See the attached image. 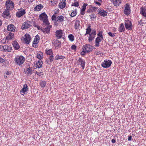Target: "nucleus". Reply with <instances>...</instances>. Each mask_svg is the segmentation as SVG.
I'll return each mask as SVG.
<instances>
[{
	"label": "nucleus",
	"mask_w": 146,
	"mask_h": 146,
	"mask_svg": "<svg viewBox=\"0 0 146 146\" xmlns=\"http://www.w3.org/2000/svg\"><path fill=\"white\" fill-rule=\"evenodd\" d=\"M96 44L95 45V47H98L99 45V42H95Z\"/></svg>",
	"instance_id": "obj_57"
},
{
	"label": "nucleus",
	"mask_w": 146,
	"mask_h": 146,
	"mask_svg": "<svg viewBox=\"0 0 146 146\" xmlns=\"http://www.w3.org/2000/svg\"><path fill=\"white\" fill-rule=\"evenodd\" d=\"M34 10L36 11V6L34 8Z\"/></svg>",
	"instance_id": "obj_64"
},
{
	"label": "nucleus",
	"mask_w": 146,
	"mask_h": 146,
	"mask_svg": "<svg viewBox=\"0 0 146 146\" xmlns=\"http://www.w3.org/2000/svg\"><path fill=\"white\" fill-rule=\"evenodd\" d=\"M24 70L25 74L28 76L30 75L33 73L32 68L30 67L29 64H26Z\"/></svg>",
	"instance_id": "obj_3"
},
{
	"label": "nucleus",
	"mask_w": 146,
	"mask_h": 146,
	"mask_svg": "<svg viewBox=\"0 0 146 146\" xmlns=\"http://www.w3.org/2000/svg\"><path fill=\"white\" fill-rule=\"evenodd\" d=\"M140 13L143 16L146 17V8L142 7L140 8Z\"/></svg>",
	"instance_id": "obj_19"
},
{
	"label": "nucleus",
	"mask_w": 146,
	"mask_h": 146,
	"mask_svg": "<svg viewBox=\"0 0 146 146\" xmlns=\"http://www.w3.org/2000/svg\"><path fill=\"white\" fill-rule=\"evenodd\" d=\"M82 49H84L87 52H88L93 49V47L90 44H86L83 46Z\"/></svg>",
	"instance_id": "obj_9"
},
{
	"label": "nucleus",
	"mask_w": 146,
	"mask_h": 146,
	"mask_svg": "<svg viewBox=\"0 0 146 146\" xmlns=\"http://www.w3.org/2000/svg\"><path fill=\"white\" fill-rule=\"evenodd\" d=\"M125 29L123 24L121 23L120 25V26L119 28V31L121 32H122L125 30Z\"/></svg>",
	"instance_id": "obj_33"
},
{
	"label": "nucleus",
	"mask_w": 146,
	"mask_h": 146,
	"mask_svg": "<svg viewBox=\"0 0 146 146\" xmlns=\"http://www.w3.org/2000/svg\"><path fill=\"white\" fill-rule=\"evenodd\" d=\"M94 3L98 6H100L101 5L100 3L99 2L95 1Z\"/></svg>",
	"instance_id": "obj_56"
},
{
	"label": "nucleus",
	"mask_w": 146,
	"mask_h": 146,
	"mask_svg": "<svg viewBox=\"0 0 146 146\" xmlns=\"http://www.w3.org/2000/svg\"><path fill=\"white\" fill-rule=\"evenodd\" d=\"M112 62L110 60H105L104 62L102 63V66L104 68H107L109 67L112 64Z\"/></svg>",
	"instance_id": "obj_7"
},
{
	"label": "nucleus",
	"mask_w": 146,
	"mask_h": 146,
	"mask_svg": "<svg viewBox=\"0 0 146 146\" xmlns=\"http://www.w3.org/2000/svg\"><path fill=\"white\" fill-rule=\"evenodd\" d=\"M43 21L44 24H45L46 25H50V23L48 20V18L46 19H44Z\"/></svg>",
	"instance_id": "obj_40"
},
{
	"label": "nucleus",
	"mask_w": 146,
	"mask_h": 146,
	"mask_svg": "<svg viewBox=\"0 0 146 146\" xmlns=\"http://www.w3.org/2000/svg\"><path fill=\"white\" fill-rule=\"evenodd\" d=\"M31 26V23L30 21H27L24 22L21 27L22 29H27Z\"/></svg>",
	"instance_id": "obj_10"
},
{
	"label": "nucleus",
	"mask_w": 146,
	"mask_h": 146,
	"mask_svg": "<svg viewBox=\"0 0 146 146\" xmlns=\"http://www.w3.org/2000/svg\"><path fill=\"white\" fill-rule=\"evenodd\" d=\"M48 59L49 61L48 60L47 62L48 64H50L51 62H52L53 60V55L50 56L49 57Z\"/></svg>",
	"instance_id": "obj_38"
},
{
	"label": "nucleus",
	"mask_w": 146,
	"mask_h": 146,
	"mask_svg": "<svg viewBox=\"0 0 146 146\" xmlns=\"http://www.w3.org/2000/svg\"><path fill=\"white\" fill-rule=\"evenodd\" d=\"M57 21L61 22L63 21L64 20V17L62 15H60L56 18Z\"/></svg>",
	"instance_id": "obj_27"
},
{
	"label": "nucleus",
	"mask_w": 146,
	"mask_h": 146,
	"mask_svg": "<svg viewBox=\"0 0 146 146\" xmlns=\"http://www.w3.org/2000/svg\"><path fill=\"white\" fill-rule=\"evenodd\" d=\"M125 28L128 30H130L132 29V25L131 21L128 20L126 19L125 20Z\"/></svg>",
	"instance_id": "obj_8"
},
{
	"label": "nucleus",
	"mask_w": 146,
	"mask_h": 146,
	"mask_svg": "<svg viewBox=\"0 0 146 146\" xmlns=\"http://www.w3.org/2000/svg\"><path fill=\"white\" fill-rule=\"evenodd\" d=\"M37 29L38 30H42V27L38 26H37Z\"/></svg>",
	"instance_id": "obj_60"
},
{
	"label": "nucleus",
	"mask_w": 146,
	"mask_h": 146,
	"mask_svg": "<svg viewBox=\"0 0 146 146\" xmlns=\"http://www.w3.org/2000/svg\"><path fill=\"white\" fill-rule=\"evenodd\" d=\"M6 74L7 75H10L11 74V73H10V72L8 71H6Z\"/></svg>",
	"instance_id": "obj_58"
},
{
	"label": "nucleus",
	"mask_w": 146,
	"mask_h": 146,
	"mask_svg": "<svg viewBox=\"0 0 146 146\" xmlns=\"http://www.w3.org/2000/svg\"><path fill=\"white\" fill-rule=\"evenodd\" d=\"M86 31L85 35H89L88 40L90 42H91L95 37L96 34V31L95 30H92L90 28V26L88 25L86 29Z\"/></svg>",
	"instance_id": "obj_1"
},
{
	"label": "nucleus",
	"mask_w": 146,
	"mask_h": 146,
	"mask_svg": "<svg viewBox=\"0 0 146 146\" xmlns=\"http://www.w3.org/2000/svg\"><path fill=\"white\" fill-rule=\"evenodd\" d=\"M39 19L42 21L48 18V16L44 12L41 13L39 16Z\"/></svg>",
	"instance_id": "obj_22"
},
{
	"label": "nucleus",
	"mask_w": 146,
	"mask_h": 146,
	"mask_svg": "<svg viewBox=\"0 0 146 146\" xmlns=\"http://www.w3.org/2000/svg\"><path fill=\"white\" fill-rule=\"evenodd\" d=\"M0 50L2 51H5L4 45H0Z\"/></svg>",
	"instance_id": "obj_49"
},
{
	"label": "nucleus",
	"mask_w": 146,
	"mask_h": 146,
	"mask_svg": "<svg viewBox=\"0 0 146 146\" xmlns=\"http://www.w3.org/2000/svg\"><path fill=\"white\" fill-rule=\"evenodd\" d=\"M58 22L59 21H57L56 20V21H55L54 22V25L56 27L58 25Z\"/></svg>",
	"instance_id": "obj_51"
},
{
	"label": "nucleus",
	"mask_w": 146,
	"mask_h": 146,
	"mask_svg": "<svg viewBox=\"0 0 146 146\" xmlns=\"http://www.w3.org/2000/svg\"><path fill=\"white\" fill-rule=\"evenodd\" d=\"M102 33V32L101 31H99L97 35L98 36H99L102 38H103Z\"/></svg>",
	"instance_id": "obj_47"
},
{
	"label": "nucleus",
	"mask_w": 146,
	"mask_h": 146,
	"mask_svg": "<svg viewBox=\"0 0 146 146\" xmlns=\"http://www.w3.org/2000/svg\"><path fill=\"white\" fill-rule=\"evenodd\" d=\"M131 138H132V137L131 136H128V140L129 141H130L131 140Z\"/></svg>",
	"instance_id": "obj_59"
},
{
	"label": "nucleus",
	"mask_w": 146,
	"mask_h": 146,
	"mask_svg": "<svg viewBox=\"0 0 146 146\" xmlns=\"http://www.w3.org/2000/svg\"><path fill=\"white\" fill-rule=\"evenodd\" d=\"M124 13L125 14L127 15H129L130 13V9L129 5L127 4H126L125 5Z\"/></svg>",
	"instance_id": "obj_14"
},
{
	"label": "nucleus",
	"mask_w": 146,
	"mask_h": 146,
	"mask_svg": "<svg viewBox=\"0 0 146 146\" xmlns=\"http://www.w3.org/2000/svg\"><path fill=\"white\" fill-rule=\"evenodd\" d=\"M71 5L72 6L78 7L79 6V4L78 2L75 0H74V2Z\"/></svg>",
	"instance_id": "obj_35"
},
{
	"label": "nucleus",
	"mask_w": 146,
	"mask_h": 146,
	"mask_svg": "<svg viewBox=\"0 0 146 146\" xmlns=\"http://www.w3.org/2000/svg\"><path fill=\"white\" fill-rule=\"evenodd\" d=\"M21 40L25 43L29 44L31 40V37L30 35L27 34H25L21 38Z\"/></svg>",
	"instance_id": "obj_5"
},
{
	"label": "nucleus",
	"mask_w": 146,
	"mask_h": 146,
	"mask_svg": "<svg viewBox=\"0 0 146 146\" xmlns=\"http://www.w3.org/2000/svg\"><path fill=\"white\" fill-rule=\"evenodd\" d=\"M43 8V5L41 4L37 5V11H39Z\"/></svg>",
	"instance_id": "obj_39"
},
{
	"label": "nucleus",
	"mask_w": 146,
	"mask_h": 146,
	"mask_svg": "<svg viewBox=\"0 0 146 146\" xmlns=\"http://www.w3.org/2000/svg\"><path fill=\"white\" fill-rule=\"evenodd\" d=\"M63 58V57L61 56L56 55L55 58L56 60H58V59H62Z\"/></svg>",
	"instance_id": "obj_44"
},
{
	"label": "nucleus",
	"mask_w": 146,
	"mask_h": 146,
	"mask_svg": "<svg viewBox=\"0 0 146 146\" xmlns=\"http://www.w3.org/2000/svg\"><path fill=\"white\" fill-rule=\"evenodd\" d=\"M88 5L87 3H84L82 7V9L81 10L80 14L82 15H84L85 13V10L86 9V7Z\"/></svg>",
	"instance_id": "obj_20"
},
{
	"label": "nucleus",
	"mask_w": 146,
	"mask_h": 146,
	"mask_svg": "<svg viewBox=\"0 0 146 146\" xmlns=\"http://www.w3.org/2000/svg\"><path fill=\"white\" fill-rule=\"evenodd\" d=\"M2 24V21L0 20V26H1Z\"/></svg>",
	"instance_id": "obj_62"
},
{
	"label": "nucleus",
	"mask_w": 146,
	"mask_h": 146,
	"mask_svg": "<svg viewBox=\"0 0 146 146\" xmlns=\"http://www.w3.org/2000/svg\"><path fill=\"white\" fill-rule=\"evenodd\" d=\"M71 48L72 50H75L76 49V46L75 45H73L71 46Z\"/></svg>",
	"instance_id": "obj_54"
},
{
	"label": "nucleus",
	"mask_w": 146,
	"mask_h": 146,
	"mask_svg": "<svg viewBox=\"0 0 146 146\" xmlns=\"http://www.w3.org/2000/svg\"><path fill=\"white\" fill-rule=\"evenodd\" d=\"M76 63L78 65H80L82 67V70L84 69L85 64V62L84 60L81 58H79Z\"/></svg>",
	"instance_id": "obj_12"
},
{
	"label": "nucleus",
	"mask_w": 146,
	"mask_h": 146,
	"mask_svg": "<svg viewBox=\"0 0 146 146\" xmlns=\"http://www.w3.org/2000/svg\"><path fill=\"white\" fill-rule=\"evenodd\" d=\"M5 60L0 57V63H3L5 62Z\"/></svg>",
	"instance_id": "obj_53"
},
{
	"label": "nucleus",
	"mask_w": 146,
	"mask_h": 146,
	"mask_svg": "<svg viewBox=\"0 0 146 146\" xmlns=\"http://www.w3.org/2000/svg\"><path fill=\"white\" fill-rule=\"evenodd\" d=\"M28 90L27 85L26 84H25L23 85V88L20 91L21 94L22 95H24Z\"/></svg>",
	"instance_id": "obj_15"
},
{
	"label": "nucleus",
	"mask_w": 146,
	"mask_h": 146,
	"mask_svg": "<svg viewBox=\"0 0 146 146\" xmlns=\"http://www.w3.org/2000/svg\"><path fill=\"white\" fill-rule=\"evenodd\" d=\"M46 52L47 55H52L53 53L51 49H46Z\"/></svg>",
	"instance_id": "obj_32"
},
{
	"label": "nucleus",
	"mask_w": 146,
	"mask_h": 146,
	"mask_svg": "<svg viewBox=\"0 0 146 146\" xmlns=\"http://www.w3.org/2000/svg\"><path fill=\"white\" fill-rule=\"evenodd\" d=\"M14 60L17 65L20 66L24 63L25 58L22 56L18 55L15 57Z\"/></svg>",
	"instance_id": "obj_2"
},
{
	"label": "nucleus",
	"mask_w": 146,
	"mask_h": 146,
	"mask_svg": "<svg viewBox=\"0 0 146 146\" xmlns=\"http://www.w3.org/2000/svg\"><path fill=\"white\" fill-rule=\"evenodd\" d=\"M66 0H60V2L59 4V7L61 9H63L66 6Z\"/></svg>",
	"instance_id": "obj_13"
},
{
	"label": "nucleus",
	"mask_w": 146,
	"mask_h": 146,
	"mask_svg": "<svg viewBox=\"0 0 146 146\" xmlns=\"http://www.w3.org/2000/svg\"><path fill=\"white\" fill-rule=\"evenodd\" d=\"M12 44L15 49H18L19 48V45L16 41H13Z\"/></svg>",
	"instance_id": "obj_29"
},
{
	"label": "nucleus",
	"mask_w": 146,
	"mask_h": 146,
	"mask_svg": "<svg viewBox=\"0 0 146 146\" xmlns=\"http://www.w3.org/2000/svg\"><path fill=\"white\" fill-rule=\"evenodd\" d=\"M7 29L9 31H13L15 30V26L12 24L9 25L8 26Z\"/></svg>",
	"instance_id": "obj_24"
},
{
	"label": "nucleus",
	"mask_w": 146,
	"mask_h": 146,
	"mask_svg": "<svg viewBox=\"0 0 146 146\" xmlns=\"http://www.w3.org/2000/svg\"><path fill=\"white\" fill-rule=\"evenodd\" d=\"M14 4L13 2L11 0H9L6 1V7L7 9L11 10L13 8Z\"/></svg>",
	"instance_id": "obj_4"
},
{
	"label": "nucleus",
	"mask_w": 146,
	"mask_h": 146,
	"mask_svg": "<svg viewBox=\"0 0 146 146\" xmlns=\"http://www.w3.org/2000/svg\"><path fill=\"white\" fill-rule=\"evenodd\" d=\"M43 64V61L40 60H38L37 62V68H40L42 67Z\"/></svg>",
	"instance_id": "obj_34"
},
{
	"label": "nucleus",
	"mask_w": 146,
	"mask_h": 146,
	"mask_svg": "<svg viewBox=\"0 0 146 146\" xmlns=\"http://www.w3.org/2000/svg\"><path fill=\"white\" fill-rule=\"evenodd\" d=\"M9 10L6 9L2 13V16L5 18L8 19L11 17V15Z\"/></svg>",
	"instance_id": "obj_11"
},
{
	"label": "nucleus",
	"mask_w": 146,
	"mask_h": 146,
	"mask_svg": "<svg viewBox=\"0 0 146 146\" xmlns=\"http://www.w3.org/2000/svg\"><path fill=\"white\" fill-rule=\"evenodd\" d=\"M56 16L54 15H53L51 19L52 20L56 21Z\"/></svg>",
	"instance_id": "obj_50"
},
{
	"label": "nucleus",
	"mask_w": 146,
	"mask_h": 146,
	"mask_svg": "<svg viewBox=\"0 0 146 146\" xmlns=\"http://www.w3.org/2000/svg\"><path fill=\"white\" fill-rule=\"evenodd\" d=\"M33 65L35 69L36 68V62H34Z\"/></svg>",
	"instance_id": "obj_55"
},
{
	"label": "nucleus",
	"mask_w": 146,
	"mask_h": 146,
	"mask_svg": "<svg viewBox=\"0 0 146 146\" xmlns=\"http://www.w3.org/2000/svg\"><path fill=\"white\" fill-rule=\"evenodd\" d=\"M76 10H74L71 13L70 16L71 17H74L76 15Z\"/></svg>",
	"instance_id": "obj_42"
},
{
	"label": "nucleus",
	"mask_w": 146,
	"mask_h": 146,
	"mask_svg": "<svg viewBox=\"0 0 146 146\" xmlns=\"http://www.w3.org/2000/svg\"><path fill=\"white\" fill-rule=\"evenodd\" d=\"M103 38H102L99 36H98V37L96 38L95 42H101V40H103Z\"/></svg>",
	"instance_id": "obj_43"
},
{
	"label": "nucleus",
	"mask_w": 146,
	"mask_h": 146,
	"mask_svg": "<svg viewBox=\"0 0 146 146\" xmlns=\"http://www.w3.org/2000/svg\"><path fill=\"white\" fill-rule=\"evenodd\" d=\"M108 34L111 37H113L115 36V34L114 33L110 32L108 33Z\"/></svg>",
	"instance_id": "obj_48"
},
{
	"label": "nucleus",
	"mask_w": 146,
	"mask_h": 146,
	"mask_svg": "<svg viewBox=\"0 0 146 146\" xmlns=\"http://www.w3.org/2000/svg\"><path fill=\"white\" fill-rule=\"evenodd\" d=\"M4 46L5 51L9 52L11 51L12 49V47L9 45H4Z\"/></svg>",
	"instance_id": "obj_21"
},
{
	"label": "nucleus",
	"mask_w": 146,
	"mask_h": 146,
	"mask_svg": "<svg viewBox=\"0 0 146 146\" xmlns=\"http://www.w3.org/2000/svg\"><path fill=\"white\" fill-rule=\"evenodd\" d=\"M43 57V54L41 52H37V58L39 60H42Z\"/></svg>",
	"instance_id": "obj_30"
},
{
	"label": "nucleus",
	"mask_w": 146,
	"mask_h": 146,
	"mask_svg": "<svg viewBox=\"0 0 146 146\" xmlns=\"http://www.w3.org/2000/svg\"><path fill=\"white\" fill-rule=\"evenodd\" d=\"M52 27L51 25H47V26L44 29V30L43 31L44 33H49L50 29L52 28Z\"/></svg>",
	"instance_id": "obj_25"
},
{
	"label": "nucleus",
	"mask_w": 146,
	"mask_h": 146,
	"mask_svg": "<svg viewBox=\"0 0 146 146\" xmlns=\"http://www.w3.org/2000/svg\"><path fill=\"white\" fill-rule=\"evenodd\" d=\"M51 5H54L56 4L58 2V0H50Z\"/></svg>",
	"instance_id": "obj_41"
},
{
	"label": "nucleus",
	"mask_w": 146,
	"mask_h": 146,
	"mask_svg": "<svg viewBox=\"0 0 146 146\" xmlns=\"http://www.w3.org/2000/svg\"><path fill=\"white\" fill-rule=\"evenodd\" d=\"M115 141H116V140L115 139H113L112 140H111V142L112 143H115Z\"/></svg>",
	"instance_id": "obj_61"
},
{
	"label": "nucleus",
	"mask_w": 146,
	"mask_h": 146,
	"mask_svg": "<svg viewBox=\"0 0 146 146\" xmlns=\"http://www.w3.org/2000/svg\"><path fill=\"white\" fill-rule=\"evenodd\" d=\"M98 13L100 15L103 17L106 16L108 13L106 11L101 9H98Z\"/></svg>",
	"instance_id": "obj_16"
},
{
	"label": "nucleus",
	"mask_w": 146,
	"mask_h": 146,
	"mask_svg": "<svg viewBox=\"0 0 146 146\" xmlns=\"http://www.w3.org/2000/svg\"><path fill=\"white\" fill-rule=\"evenodd\" d=\"M86 52H87L84 50V49H83V51L81 52V54L82 56H83Z\"/></svg>",
	"instance_id": "obj_52"
},
{
	"label": "nucleus",
	"mask_w": 146,
	"mask_h": 146,
	"mask_svg": "<svg viewBox=\"0 0 146 146\" xmlns=\"http://www.w3.org/2000/svg\"><path fill=\"white\" fill-rule=\"evenodd\" d=\"M113 3L115 6H118L121 2V0H112Z\"/></svg>",
	"instance_id": "obj_31"
},
{
	"label": "nucleus",
	"mask_w": 146,
	"mask_h": 146,
	"mask_svg": "<svg viewBox=\"0 0 146 146\" xmlns=\"http://www.w3.org/2000/svg\"><path fill=\"white\" fill-rule=\"evenodd\" d=\"M68 37L69 40L71 41H72L74 40V36L72 34H70L68 36Z\"/></svg>",
	"instance_id": "obj_36"
},
{
	"label": "nucleus",
	"mask_w": 146,
	"mask_h": 146,
	"mask_svg": "<svg viewBox=\"0 0 146 146\" xmlns=\"http://www.w3.org/2000/svg\"><path fill=\"white\" fill-rule=\"evenodd\" d=\"M98 9V8L96 7H93L92 5H90L87 11L88 13H92L95 12Z\"/></svg>",
	"instance_id": "obj_17"
},
{
	"label": "nucleus",
	"mask_w": 146,
	"mask_h": 146,
	"mask_svg": "<svg viewBox=\"0 0 146 146\" xmlns=\"http://www.w3.org/2000/svg\"><path fill=\"white\" fill-rule=\"evenodd\" d=\"M63 32L61 30H57L56 32V35L58 38H60L62 36Z\"/></svg>",
	"instance_id": "obj_18"
},
{
	"label": "nucleus",
	"mask_w": 146,
	"mask_h": 146,
	"mask_svg": "<svg viewBox=\"0 0 146 146\" xmlns=\"http://www.w3.org/2000/svg\"><path fill=\"white\" fill-rule=\"evenodd\" d=\"M80 26V21L79 20H76L74 23V28L75 29H79Z\"/></svg>",
	"instance_id": "obj_26"
},
{
	"label": "nucleus",
	"mask_w": 146,
	"mask_h": 146,
	"mask_svg": "<svg viewBox=\"0 0 146 146\" xmlns=\"http://www.w3.org/2000/svg\"><path fill=\"white\" fill-rule=\"evenodd\" d=\"M18 10L16 14V15L18 18H20L25 14L26 10L25 9L21 8L18 9Z\"/></svg>",
	"instance_id": "obj_6"
},
{
	"label": "nucleus",
	"mask_w": 146,
	"mask_h": 146,
	"mask_svg": "<svg viewBox=\"0 0 146 146\" xmlns=\"http://www.w3.org/2000/svg\"><path fill=\"white\" fill-rule=\"evenodd\" d=\"M90 16L92 20H94L95 18H96V16L94 14H91L90 15Z\"/></svg>",
	"instance_id": "obj_46"
},
{
	"label": "nucleus",
	"mask_w": 146,
	"mask_h": 146,
	"mask_svg": "<svg viewBox=\"0 0 146 146\" xmlns=\"http://www.w3.org/2000/svg\"><path fill=\"white\" fill-rule=\"evenodd\" d=\"M31 20L32 22L33 23L34 26V27H36V16L34 15V16H32L31 17Z\"/></svg>",
	"instance_id": "obj_23"
},
{
	"label": "nucleus",
	"mask_w": 146,
	"mask_h": 146,
	"mask_svg": "<svg viewBox=\"0 0 146 146\" xmlns=\"http://www.w3.org/2000/svg\"><path fill=\"white\" fill-rule=\"evenodd\" d=\"M36 36H35V37L34 39V41L32 44V46L34 47H36Z\"/></svg>",
	"instance_id": "obj_37"
},
{
	"label": "nucleus",
	"mask_w": 146,
	"mask_h": 146,
	"mask_svg": "<svg viewBox=\"0 0 146 146\" xmlns=\"http://www.w3.org/2000/svg\"><path fill=\"white\" fill-rule=\"evenodd\" d=\"M40 84L42 87H44L45 86L46 84V83L45 82L41 81Z\"/></svg>",
	"instance_id": "obj_45"
},
{
	"label": "nucleus",
	"mask_w": 146,
	"mask_h": 146,
	"mask_svg": "<svg viewBox=\"0 0 146 146\" xmlns=\"http://www.w3.org/2000/svg\"><path fill=\"white\" fill-rule=\"evenodd\" d=\"M37 41H38V40H39L40 39V38L38 35H37ZM37 43H38V42H37Z\"/></svg>",
	"instance_id": "obj_63"
},
{
	"label": "nucleus",
	"mask_w": 146,
	"mask_h": 146,
	"mask_svg": "<svg viewBox=\"0 0 146 146\" xmlns=\"http://www.w3.org/2000/svg\"><path fill=\"white\" fill-rule=\"evenodd\" d=\"M14 36V34L13 33L10 32L8 35L6 37V39L7 40H10L13 38Z\"/></svg>",
	"instance_id": "obj_28"
}]
</instances>
